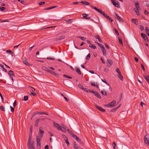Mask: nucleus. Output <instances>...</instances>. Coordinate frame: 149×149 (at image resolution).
Listing matches in <instances>:
<instances>
[{"instance_id":"f257e3e1","label":"nucleus","mask_w":149,"mask_h":149,"mask_svg":"<svg viewBox=\"0 0 149 149\" xmlns=\"http://www.w3.org/2000/svg\"><path fill=\"white\" fill-rule=\"evenodd\" d=\"M35 143L33 141H32L31 137L29 136L27 143L28 148L29 149H35Z\"/></svg>"},{"instance_id":"f03ea898","label":"nucleus","mask_w":149,"mask_h":149,"mask_svg":"<svg viewBox=\"0 0 149 149\" xmlns=\"http://www.w3.org/2000/svg\"><path fill=\"white\" fill-rule=\"evenodd\" d=\"M92 8H93L95 10L97 11L98 12H99V13H100L101 14H102V15H103L104 16L105 18H107V17H108V15H107L105 13L103 12L100 10L99 9H98L96 7L93 6H92Z\"/></svg>"},{"instance_id":"7ed1b4c3","label":"nucleus","mask_w":149,"mask_h":149,"mask_svg":"<svg viewBox=\"0 0 149 149\" xmlns=\"http://www.w3.org/2000/svg\"><path fill=\"white\" fill-rule=\"evenodd\" d=\"M144 142L149 146V139L148 136L146 134L144 137Z\"/></svg>"},{"instance_id":"20e7f679","label":"nucleus","mask_w":149,"mask_h":149,"mask_svg":"<svg viewBox=\"0 0 149 149\" xmlns=\"http://www.w3.org/2000/svg\"><path fill=\"white\" fill-rule=\"evenodd\" d=\"M42 138L39 137V136L36 137V141L37 143V146L38 148V146L40 147V140Z\"/></svg>"},{"instance_id":"39448f33","label":"nucleus","mask_w":149,"mask_h":149,"mask_svg":"<svg viewBox=\"0 0 149 149\" xmlns=\"http://www.w3.org/2000/svg\"><path fill=\"white\" fill-rule=\"evenodd\" d=\"M141 35L145 41L146 42H148V39L147 37L145 34L143 33H141Z\"/></svg>"},{"instance_id":"423d86ee","label":"nucleus","mask_w":149,"mask_h":149,"mask_svg":"<svg viewBox=\"0 0 149 149\" xmlns=\"http://www.w3.org/2000/svg\"><path fill=\"white\" fill-rule=\"evenodd\" d=\"M79 87L83 91H86L87 92H89V90L87 89L86 88H85L81 84H79L78 85Z\"/></svg>"},{"instance_id":"0eeeda50","label":"nucleus","mask_w":149,"mask_h":149,"mask_svg":"<svg viewBox=\"0 0 149 149\" xmlns=\"http://www.w3.org/2000/svg\"><path fill=\"white\" fill-rule=\"evenodd\" d=\"M65 38V36H62L60 37H58L54 39V40L55 41H57L60 40H62L64 39Z\"/></svg>"},{"instance_id":"6e6552de","label":"nucleus","mask_w":149,"mask_h":149,"mask_svg":"<svg viewBox=\"0 0 149 149\" xmlns=\"http://www.w3.org/2000/svg\"><path fill=\"white\" fill-rule=\"evenodd\" d=\"M95 106L99 110L103 112L105 111V110L101 107H100L96 104H95Z\"/></svg>"},{"instance_id":"1a4fd4ad","label":"nucleus","mask_w":149,"mask_h":149,"mask_svg":"<svg viewBox=\"0 0 149 149\" xmlns=\"http://www.w3.org/2000/svg\"><path fill=\"white\" fill-rule=\"evenodd\" d=\"M115 17L116 19H117L119 22L122 21V18L118 16V15L116 13H115Z\"/></svg>"},{"instance_id":"9d476101","label":"nucleus","mask_w":149,"mask_h":149,"mask_svg":"<svg viewBox=\"0 0 149 149\" xmlns=\"http://www.w3.org/2000/svg\"><path fill=\"white\" fill-rule=\"evenodd\" d=\"M67 129L65 126L63 125L62 127H61L59 130L62 131L63 132H66Z\"/></svg>"},{"instance_id":"9b49d317","label":"nucleus","mask_w":149,"mask_h":149,"mask_svg":"<svg viewBox=\"0 0 149 149\" xmlns=\"http://www.w3.org/2000/svg\"><path fill=\"white\" fill-rule=\"evenodd\" d=\"M112 3L113 5L115 6L118 8H119L120 7V6H119V3L118 2H115V1H113Z\"/></svg>"},{"instance_id":"f8f14e48","label":"nucleus","mask_w":149,"mask_h":149,"mask_svg":"<svg viewBox=\"0 0 149 149\" xmlns=\"http://www.w3.org/2000/svg\"><path fill=\"white\" fill-rule=\"evenodd\" d=\"M107 66L108 67H110L113 64L112 61L110 59H107Z\"/></svg>"},{"instance_id":"ddd939ff","label":"nucleus","mask_w":149,"mask_h":149,"mask_svg":"<svg viewBox=\"0 0 149 149\" xmlns=\"http://www.w3.org/2000/svg\"><path fill=\"white\" fill-rule=\"evenodd\" d=\"M54 126L56 127L57 129H58V130H59L60 129V128L61 127L58 124L54 122Z\"/></svg>"},{"instance_id":"4468645a","label":"nucleus","mask_w":149,"mask_h":149,"mask_svg":"<svg viewBox=\"0 0 149 149\" xmlns=\"http://www.w3.org/2000/svg\"><path fill=\"white\" fill-rule=\"evenodd\" d=\"M116 103V101L115 100H113L111 103H109L110 104V106L111 107H114L115 104Z\"/></svg>"},{"instance_id":"2eb2a0df","label":"nucleus","mask_w":149,"mask_h":149,"mask_svg":"<svg viewBox=\"0 0 149 149\" xmlns=\"http://www.w3.org/2000/svg\"><path fill=\"white\" fill-rule=\"evenodd\" d=\"M63 136L65 140V143L67 144V146H69V145L70 144L69 142L68 141V139L67 137V136L65 135Z\"/></svg>"},{"instance_id":"dca6fc26","label":"nucleus","mask_w":149,"mask_h":149,"mask_svg":"<svg viewBox=\"0 0 149 149\" xmlns=\"http://www.w3.org/2000/svg\"><path fill=\"white\" fill-rule=\"evenodd\" d=\"M39 132L40 133V134H39V136H39V137L42 138V137L43 134H44V132L41 130V129H40Z\"/></svg>"},{"instance_id":"f3484780","label":"nucleus","mask_w":149,"mask_h":149,"mask_svg":"<svg viewBox=\"0 0 149 149\" xmlns=\"http://www.w3.org/2000/svg\"><path fill=\"white\" fill-rule=\"evenodd\" d=\"M101 48L103 52V54L104 55H105L106 54V52L105 50L104 47H101Z\"/></svg>"},{"instance_id":"a211bd4d","label":"nucleus","mask_w":149,"mask_h":149,"mask_svg":"<svg viewBox=\"0 0 149 149\" xmlns=\"http://www.w3.org/2000/svg\"><path fill=\"white\" fill-rule=\"evenodd\" d=\"M72 19H69L67 20H65V22L66 23L68 24H69L71 23L72 21Z\"/></svg>"},{"instance_id":"6ab92c4d","label":"nucleus","mask_w":149,"mask_h":149,"mask_svg":"<svg viewBox=\"0 0 149 149\" xmlns=\"http://www.w3.org/2000/svg\"><path fill=\"white\" fill-rule=\"evenodd\" d=\"M144 77L145 78L148 83L149 84V76H147L146 75H143Z\"/></svg>"},{"instance_id":"aec40b11","label":"nucleus","mask_w":149,"mask_h":149,"mask_svg":"<svg viewBox=\"0 0 149 149\" xmlns=\"http://www.w3.org/2000/svg\"><path fill=\"white\" fill-rule=\"evenodd\" d=\"M76 71L77 73L79 75H81V72L80 69L77 68H75Z\"/></svg>"},{"instance_id":"412c9836","label":"nucleus","mask_w":149,"mask_h":149,"mask_svg":"<svg viewBox=\"0 0 149 149\" xmlns=\"http://www.w3.org/2000/svg\"><path fill=\"white\" fill-rule=\"evenodd\" d=\"M135 7L136 8V9H140L141 10V9L140 8L139 6V3H135Z\"/></svg>"},{"instance_id":"4be33fe9","label":"nucleus","mask_w":149,"mask_h":149,"mask_svg":"<svg viewBox=\"0 0 149 149\" xmlns=\"http://www.w3.org/2000/svg\"><path fill=\"white\" fill-rule=\"evenodd\" d=\"M132 22L133 23L135 24L136 25H137L138 24V21H136V19H133L132 20Z\"/></svg>"},{"instance_id":"5701e85b","label":"nucleus","mask_w":149,"mask_h":149,"mask_svg":"<svg viewBox=\"0 0 149 149\" xmlns=\"http://www.w3.org/2000/svg\"><path fill=\"white\" fill-rule=\"evenodd\" d=\"M87 42L89 44V47H95V46L93 44H91V42L88 40H86Z\"/></svg>"},{"instance_id":"b1692460","label":"nucleus","mask_w":149,"mask_h":149,"mask_svg":"<svg viewBox=\"0 0 149 149\" xmlns=\"http://www.w3.org/2000/svg\"><path fill=\"white\" fill-rule=\"evenodd\" d=\"M57 7V6H52V7H50L47 8H45L44 10H47L51 9H53L54 8H56Z\"/></svg>"},{"instance_id":"393cba45","label":"nucleus","mask_w":149,"mask_h":149,"mask_svg":"<svg viewBox=\"0 0 149 149\" xmlns=\"http://www.w3.org/2000/svg\"><path fill=\"white\" fill-rule=\"evenodd\" d=\"M49 73H50L51 74H53L55 76H57L58 75V74H57L55 72L51 71L50 70L49 71Z\"/></svg>"},{"instance_id":"a878e982","label":"nucleus","mask_w":149,"mask_h":149,"mask_svg":"<svg viewBox=\"0 0 149 149\" xmlns=\"http://www.w3.org/2000/svg\"><path fill=\"white\" fill-rule=\"evenodd\" d=\"M8 74L10 76L13 75L15 76V75L14 74L12 70H10L8 72Z\"/></svg>"},{"instance_id":"bb28decb","label":"nucleus","mask_w":149,"mask_h":149,"mask_svg":"<svg viewBox=\"0 0 149 149\" xmlns=\"http://www.w3.org/2000/svg\"><path fill=\"white\" fill-rule=\"evenodd\" d=\"M118 78L121 80V81L123 80V77L121 74V73L120 74H118Z\"/></svg>"},{"instance_id":"cd10ccee","label":"nucleus","mask_w":149,"mask_h":149,"mask_svg":"<svg viewBox=\"0 0 149 149\" xmlns=\"http://www.w3.org/2000/svg\"><path fill=\"white\" fill-rule=\"evenodd\" d=\"M95 37L96 39H97L98 40H99V41L100 42H102L101 40L100 36H99L97 35V36H95Z\"/></svg>"},{"instance_id":"c85d7f7f","label":"nucleus","mask_w":149,"mask_h":149,"mask_svg":"<svg viewBox=\"0 0 149 149\" xmlns=\"http://www.w3.org/2000/svg\"><path fill=\"white\" fill-rule=\"evenodd\" d=\"M23 63L26 65L29 66L30 64L28 63L27 61L26 60H23Z\"/></svg>"},{"instance_id":"c756f323","label":"nucleus","mask_w":149,"mask_h":149,"mask_svg":"<svg viewBox=\"0 0 149 149\" xmlns=\"http://www.w3.org/2000/svg\"><path fill=\"white\" fill-rule=\"evenodd\" d=\"M134 10L136 12V14L138 15H139V9H134Z\"/></svg>"},{"instance_id":"7c9ffc66","label":"nucleus","mask_w":149,"mask_h":149,"mask_svg":"<svg viewBox=\"0 0 149 149\" xmlns=\"http://www.w3.org/2000/svg\"><path fill=\"white\" fill-rule=\"evenodd\" d=\"M89 92H91L93 93L95 96L96 95V93H97V92L95 91H91L89 90Z\"/></svg>"},{"instance_id":"2f4dec72","label":"nucleus","mask_w":149,"mask_h":149,"mask_svg":"<svg viewBox=\"0 0 149 149\" xmlns=\"http://www.w3.org/2000/svg\"><path fill=\"white\" fill-rule=\"evenodd\" d=\"M102 93V94L104 95H106V91L104 90H102L101 92Z\"/></svg>"},{"instance_id":"473e14b6","label":"nucleus","mask_w":149,"mask_h":149,"mask_svg":"<svg viewBox=\"0 0 149 149\" xmlns=\"http://www.w3.org/2000/svg\"><path fill=\"white\" fill-rule=\"evenodd\" d=\"M43 69L44 70L47 71L48 72H49V71L50 70L49 68L45 67H43Z\"/></svg>"},{"instance_id":"72a5a7b5","label":"nucleus","mask_w":149,"mask_h":149,"mask_svg":"<svg viewBox=\"0 0 149 149\" xmlns=\"http://www.w3.org/2000/svg\"><path fill=\"white\" fill-rule=\"evenodd\" d=\"M80 3H83L84 4L86 5H89V3L86 1H81L80 2Z\"/></svg>"},{"instance_id":"f704fd0d","label":"nucleus","mask_w":149,"mask_h":149,"mask_svg":"<svg viewBox=\"0 0 149 149\" xmlns=\"http://www.w3.org/2000/svg\"><path fill=\"white\" fill-rule=\"evenodd\" d=\"M116 71L118 74L121 73L120 70L118 68L116 69Z\"/></svg>"},{"instance_id":"c9c22d12","label":"nucleus","mask_w":149,"mask_h":149,"mask_svg":"<svg viewBox=\"0 0 149 149\" xmlns=\"http://www.w3.org/2000/svg\"><path fill=\"white\" fill-rule=\"evenodd\" d=\"M0 109L1 110L3 111H5V108L4 107L2 106H0Z\"/></svg>"},{"instance_id":"e433bc0d","label":"nucleus","mask_w":149,"mask_h":149,"mask_svg":"<svg viewBox=\"0 0 149 149\" xmlns=\"http://www.w3.org/2000/svg\"><path fill=\"white\" fill-rule=\"evenodd\" d=\"M6 52L7 53H9L10 54H13V52L10 49H8V50H6Z\"/></svg>"},{"instance_id":"4c0bfd02","label":"nucleus","mask_w":149,"mask_h":149,"mask_svg":"<svg viewBox=\"0 0 149 149\" xmlns=\"http://www.w3.org/2000/svg\"><path fill=\"white\" fill-rule=\"evenodd\" d=\"M118 40H119V42L120 44H122V45H123V42L122 41V40L121 38H118Z\"/></svg>"},{"instance_id":"58836bf2","label":"nucleus","mask_w":149,"mask_h":149,"mask_svg":"<svg viewBox=\"0 0 149 149\" xmlns=\"http://www.w3.org/2000/svg\"><path fill=\"white\" fill-rule=\"evenodd\" d=\"M0 66H1L3 68V71H4L6 72H7L6 70L3 68V65L1 64L0 65Z\"/></svg>"},{"instance_id":"ea45409f","label":"nucleus","mask_w":149,"mask_h":149,"mask_svg":"<svg viewBox=\"0 0 149 149\" xmlns=\"http://www.w3.org/2000/svg\"><path fill=\"white\" fill-rule=\"evenodd\" d=\"M76 140L78 141V142H79V143L81 144L82 143V141L79 138H78V139H77Z\"/></svg>"},{"instance_id":"a19ab883","label":"nucleus","mask_w":149,"mask_h":149,"mask_svg":"<svg viewBox=\"0 0 149 149\" xmlns=\"http://www.w3.org/2000/svg\"><path fill=\"white\" fill-rule=\"evenodd\" d=\"M28 97L27 96H24V101H27L28 100Z\"/></svg>"},{"instance_id":"79ce46f5","label":"nucleus","mask_w":149,"mask_h":149,"mask_svg":"<svg viewBox=\"0 0 149 149\" xmlns=\"http://www.w3.org/2000/svg\"><path fill=\"white\" fill-rule=\"evenodd\" d=\"M96 96L99 98H101L100 95L98 92L97 93H96Z\"/></svg>"},{"instance_id":"37998d69","label":"nucleus","mask_w":149,"mask_h":149,"mask_svg":"<svg viewBox=\"0 0 149 149\" xmlns=\"http://www.w3.org/2000/svg\"><path fill=\"white\" fill-rule=\"evenodd\" d=\"M63 76L67 78H69V79H72V77H70V76H67L66 75H65V74H64Z\"/></svg>"},{"instance_id":"c03bdc74","label":"nucleus","mask_w":149,"mask_h":149,"mask_svg":"<svg viewBox=\"0 0 149 149\" xmlns=\"http://www.w3.org/2000/svg\"><path fill=\"white\" fill-rule=\"evenodd\" d=\"M79 37L81 38V39L83 40H85L86 39V38H85L81 36H79Z\"/></svg>"},{"instance_id":"a18cd8bd","label":"nucleus","mask_w":149,"mask_h":149,"mask_svg":"<svg viewBox=\"0 0 149 149\" xmlns=\"http://www.w3.org/2000/svg\"><path fill=\"white\" fill-rule=\"evenodd\" d=\"M39 114H40V115L42 114H46L47 115H48V114L47 113H46L45 112H40H40H39Z\"/></svg>"},{"instance_id":"49530a36","label":"nucleus","mask_w":149,"mask_h":149,"mask_svg":"<svg viewBox=\"0 0 149 149\" xmlns=\"http://www.w3.org/2000/svg\"><path fill=\"white\" fill-rule=\"evenodd\" d=\"M140 28L141 30V31L143 30L144 29V27L141 25H140Z\"/></svg>"},{"instance_id":"de8ad7c7","label":"nucleus","mask_w":149,"mask_h":149,"mask_svg":"<svg viewBox=\"0 0 149 149\" xmlns=\"http://www.w3.org/2000/svg\"><path fill=\"white\" fill-rule=\"evenodd\" d=\"M72 137H73L74 138V139H76V140L77 139H78V137L76 136L74 134H73L72 135Z\"/></svg>"},{"instance_id":"09e8293b","label":"nucleus","mask_w":149,"mask_h":149,"mask_svg":"<svg viewBox=\"0 0 149 149\" xmlns=\"http://www.w3.org/2000/svg\"><path fill=\"white\" fill-rule=\"evenodd\" d=\"M29 94L30 95H33V96H35V95H36V93H33V92H30L29 93Z\"/></svg>"},{"instance_id":"8fccbe9b","label":"nucleus","mask_w":149,"mask_h":149,"mask_svg":"<svg viewBox=\"0 0 149 149\" xmlns=\"http://www.w3.org/2000/svg\"><path fill=\"white\" fill-rule=\"evenodd\" d=\"M107 18L109 19L111 22H112L113 21V20H112V19L111 17H109L108 16V17H107Z\"/></svg>"},{"instance_id":"3c124183","label":"nucleus","mask_w":149,"mask_h":149,"mask_svg":"<svg viewBox=\"0 0 149 149\" xmlns=\"http://www.w3.org/2000/svg\"><path fill=\"white\" fill-rule=\"evenodd\" d=\"M67 131H68V133L70 135H71L72 136V135L73 134H72V132L70 131L69 130V129H67Z\"/></svg>"},{"instance_id":"603ef678","label":"nucleus","mask_w":149,"mask_h":149,"mask_svg":"<svg viewBox=\"0 0 149 149\" xmlns=\"http://www.w3.org/2000/svg\"><path fill=\"white\" fill-rule=\"evenodd\" d=\"M88 15L86 14H83L82 15V16L85 19V18Z\"/></svg>"},{"instance_id":"864d4df0","label":"nucleus","mask_w":149,"mask_h":149,"mask_svg":"<svg viewBox=\"0 0 149 149\" xmlns=\"http://www.w3.org/2000/svg\"><path fill=\"white\" fill-rule=\"evenodd\" d=\"M10 107L11 109V111L12 112H13L14 111V108H13L11 106H10Z\"/></svg>"},{"instance_id":"5fc2aeb1","label":"nucleus","mask_w":149,"mask_h":149,"mask_svg":"<svg viewBox=\"0 0 149 149\" xmlns=\"http://www.w3.org/2000/svg\"><path fill=\"white\" fill-rule=\"evenodd\" d=\"M47 59L52 60H55V59L54 58H50V57H48L47 58Z\"/></svg>"},{"instance_id":"6e6d98bb","label":"nucleus","mask_w":149,"mask_h":149,"mask_svg":"<svg viewBox=\"0 0 149 149\" xmlns=\"http://www.w3.org/2000/svg\"><path fill=\"white\" fill-rule=\"evenodd\" d=\"M145 30L146 31V33L149 31V29L148 27H146L145 28Z\"/></svg>"},{"instance_id":"4d7b16f0","label":"nucleus","mask_w":149,"mask_h":149,"mask_svg":"<svg viewBox=\"0 0 149 149\" xmlns=\"http://www.w3.org/2000/svg\"><path fill=\"white\" fill-rule=\"evenodd\" d=\"M31 87V89H30V90L31 91H32V92H34V91H35L36 90H35V89H34V88H32V87Z\"/></svg>"},{"instance_id":"13d9d810","label":"nucleus","mask_w":149,"mask_h":149,"mask_svg":"<svg viewBox=\"0 0 149 149\" xmlns=\"http://www.w3.org/2000/svg\"><path fill=\"white\" fill-rule=\"evenodd\" d=\"M6 8L4 7H0V9L1 10V11H3Z\"/></svg>"},{"instance_id":"bf43d9fd","label":"nucleus","mask_w":149,"mask_h":149,"mask_svg":"<svg viewBox=\"0 0 149 149\" xmlns=\"http://www.w3.org/2000/svg\"><path fill=\"white\" fill-rule=\"evenodd\" d=\"M113 148H114V149H116V144L115 142H114L113 143Z\"/></svg>"},{"instance_id":"052dcab7","label":"nucleus","mask_w":149,"mask_h":149,"mask_svg":"<svg viewBox=\"0 0 149 149\" xmlns=\"http://www.w3.org/2000/svg\"><path fill=\"white\" fill-rule=\"evenodd\" d=\"M90 54L89 53L87 56L86 57V59L87 60L89 59L90 58Z\"/></svg>"},{"instance_id":"680f3d73","label":"nucleus","mask_w":149,"mask_h":149,"mask_svg":"<svg viewBox=\"0 0 149 149\" xmlns=\"http://www.w3.org/2000/svg\"><path fill=\"white\" fill-rule=\"evenodd\" d=\"M140 104H141V106L142 107H143V105H144V106L146 105V104L142 102H141Z\"/></svg>"},{"instance_id":"e2e57ef3","label":"nucleus","mask_w":149,"mask_h":149,"mask_svg":"<svg viewBox=\"0 0 149 149\" xmlns=\"http://www.w3.org/2000/svg\"><path fill=\"white\" fill-rule=\"evenodd\" d=\"M45 2H40L39 3V5L40 6L42 5L45 4Z\"/></svg>"},{"instance_id":"0e129e2a","label":"nucleus","mask_w":149,"mask_h":149,"mask_svg":"<svg viewBox=\"0 0 149 149\" xmlns=\"http://www.w3.org/2000/svg\"><path fill=\"white\" fill-rule=\"evenodd\" d=\"M40 118L38 119L36 121V122H35L36 123H39V122L40 121Z\"/></svg>"},{"instance_id":"69168bd1","label":"nucleus","mask_w":149,"mask_h":149,"mask_svg":"<svg viewBox=\"0 0 149 149\" xmlns=\"http://www.w3.org/2000/svg\"><path fill=\"white\" fill-rule=\"evenodd\" d=\"M114 29L115 30V32L116 34L118 35H119V33L118 32V31L116 29Z\"/></svg>"},{"instance_id":"338daca9","label":"nucleus","mask_w":149,"mask_h":149,"mask_svg":"<svg viewBox=\"0 0 149 149\" xmlns=\"http://www.w3.org/2000/svg\"><path fill=\"white\" fill-rule=\"evenodd\" d=\"M144 13L146 15H148L149 14L148 12L146 10H144Z\"/></svg>"},{"instance_id":"774afa93","label":"nucleus","mask_w":149,"mask_h":149,"mask_svg":"<svg viewBox=\"0 0 149 149\" xmlns=\"http://www.w3.org/2000/svg\"><path fill=\"white\" fill-rule=\"evenodd\" d=\"M74 147L75 149H79V148H80L79 146H77V145Z\"/></svg>"}]
</instances>
